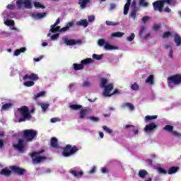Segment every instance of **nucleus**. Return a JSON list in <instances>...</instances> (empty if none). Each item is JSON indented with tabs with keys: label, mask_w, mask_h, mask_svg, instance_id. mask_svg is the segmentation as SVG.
Segmentation results:
<instances>
[{
	"label": "nucleus",
	"mask_w": 181,
	"mask_h": 181,
	"mask_svg": "<svg viewBox=\"0 0 181 181\" xmlns=\"http://www.w3.org/2000/svg\"><path fill=\"white\" fill-rule=\"evenodd\" d=\"M93 63V59L91 58H87L85 59H83L81 62V64H74V69L77 70H83L84 69V64H90Z\"/></svg>",
	"instance_id": "6e6552de"
},
{
	"label": "nucleus",
	"mask_w": 181,
	"mask_h": 181,
	"mask_svg": "<svg viewBox=\"0 0 181 181\" xmlns=\"http://www.w3.org/2000/svg\"><path fill=\"white\" fill-rule=\"evenodd\" d=\"M13 148L19 152H23L25 149V140L23 139H19L18 143L13 145Z\"/></svg>",
	"instance_id": "1a4fd4ad"
},
{
	"label": "nucleus",
	"mask_w": 181,
	"mask_h": 181,
	"mask_svg": "<svg viewBox=\"0 0 181 181\" xmlns=\"http://www.w3.org/2000/svg\"><path fill=\"white\" fill-rule=\"evenodd\" d=\"M64 40V43H65V45H66V46H74L76 45H81V43H83V42L81 41V40H69V38L67 37H64L63 38Z\"/></svg>",
	"instance_id": "9d476101"
},
{
	"label": "nucleus",
	"mask_w": 181,
	"mask_h": 181,
	"mask_svg": "<svg viewBox=\"0 0 181 181\" xmlns=\"http://www.w3.org/2000/svg\"><path fill=\"white\" fill-rule=\"evenodd\" d=\"M69 108H71V110H73L74 111H77L78 110H81L83 108V106L81 105L70 104Z\"/></svg>",
	"instance_id": "b1692460"
},
{
	"label": "nucleus",
	"mask_w": 181,
	"mask_h": 181,
	"mask_svg": "<svg viewBox=\"0 0 181 181\" xmlns=\"http://www.w3.org/2000/svg\"><path fill=\"white\" fill-rule=\"evenodd\" d=\"M98 45H99L100 46H104V45H105V40H104V39H100V40H98Z\"/></svg>",
	"instance_id": "6e6d98bb"
},
{
	"label": "nucleus",
	"mask_w": 181,
	"mask_h": 181,
	"mask_svg": "<svg viewBox=\"0 0 181 181\" xmlns=\"http://www.w3.org/2000/svg\"><path fill=\"white\" fill-rule=\"evenodd\" d=\"M105 25H107V26H117V25H119V23L106 21H105Z\"/></svg>",
	"instance_id": "f704fd0d"
},
{
	"label": "nucleus",
	"mask_w": 181,
	"mask_h": 181,
	"mask_svg": "<svg viewBox=\"0 0 181 181\" xmlns=\"http://www.w3.org/2000/svg\"><path fill=\"white\" fill-rule=\"evenodd\" d=\"M168 83L170 88H173L175 86L181 84V74H175L168 77Z\"/></svg>",
	"instance_id": "423d86ee"
},
{
	"label": "nucleus",
	"mask_w": 181,
	"mask_h": 181,
	"mask_svg": "<svg viewBox=\"0 0 181 181\" xmlns=\"http://www.w3.org/2000/svg\"><path fill=\"white\" fill-rule=\"evenodd\" d=\"M115 94H119L118 89H115L112 93H110V97H112V95H115Z\"/></svg>",
	"instance_id": "052dcab7"
},
{
	"label": "nucleus",
	"mask_w": 181,
	"mask_h": 181,
	"mask_svg": "<svg viewBox=\"0 0 181 181\" xmlns=\"http://www.w3.org/2000/svg\"><path fill=\"white\" fill-rule=\"evenodd\" d=\"M107 84H108V80L107 78H100V87L102 88L107 87V86H108Z\"/></svg>",
	"instance_id": "cd10ccee"
},
{
	"label": "nucleus",
	"mask_w": 181,
	"mask_h": 181,
	"mask_svg": "<svg viewBox=\"0 0 181 181\" xmlns=\"http://www.w3.org/2000/svg\"><path fill=\"white\" fill-rule=\"evenodd\" d=\"M124 33L122 32H116L113 33L111 35L112 37H122L124 36Z\"/></svg>",
	"instance_id": "72a5a7b5"
},
{
	"label": "nucleus",
	"mask_w": 181,
	"mask_h": 181,
	"mask_svg": "<svg viewBox=\"0 0 181 181\" xmlns=\"http://www.w3.org/2000/svg\"><path fill=\"white\" fill-rule=\"evenodd\" d=\"M105 50H117V49H118V47L112 46L108 43H106L105 45Z\"/></svg>",
	"instance_id": "473e14b6"
},
{
	"label": "nucleus",
	"mask_w": 181,
	"mask_h": 181,
	"mask_svg": "<svg viewBox=\"0 0 181 181\" xmlns=\"http://www.w3.org/2000/svg\"><path fill=\"white\" fill-rule=\"evenodd\" d=\"M117 8V5L115 4H110V11H114Z\"/></svg>",
	"instance_id": "13d9d810"
},
{
	"label": "nucleus",
	"mask_w": 181,
	"mask_h": 181,
	"mask_svg": "<svg viewBox=\"0 0 181 181\" xmlns=\"http://www.w3.org/2000/svg\"><path fill=\"white\" fill-rule=\"evenodd\" d=\"M59 37V34H54L51 36L52 40H54L55 39H57Z\"/></svg>",
	"instance_id": "680f3d73"
},
{
	"label": "nucleus",
	"mask_w": 181,
	"mask_h": 181,
	"mask_svg": "<svg viewBox=\"0 0 181 181\" xmlns=\"http://www.w3.org/2000/svg\"><path fill=\"white\" fill-rule=\"evenodd\" d=\"M50 105L49 103H41L40 104V106H41V108L42 110V111H46V110H47V108H49V106Z\"/></svg>",
	"instance_id": "37998d69"
},
{
	"label": "nucleus",
	"mask_w": 181,
	"mask_h": 181,
	"mask_svg": "<svg viewBox=\"0 0 181 181\" xmlns=\"http://www.w3.org/2000/svg\"><path fill=\"white\" fill-rule=\"evenodd\" d=\"M43 152H45V149H42L37 152L30 153L29 155L32 158L33 163H41L42 160H46L47 159V157L46 156H39V155H42Z\"/></svg>",
	"instance_id": "20e7f679"
},
{
	"label": "nucleus",
	"mask_w": 181,
	"mask_h": 181,
	"mask_svg": "<svg viewBox=\"0 0 181 181\" xmlns=\"http://www.w3.org/2000/svg\"><path fill=\"white\" fill-rule=\"evenodd\" d=\"M114 90V84L109 83L104 88L103 95L104 97H111V91Z\"/></svg>",
	"instance_id": "f8f14e48"
},
{
	"label": "nucleus",
	"mask_w": 181,
	"mask_h": 181,
	"mask_svg": "<svg viewBox=\"0 0 181 181\" xmlns=\"http://www.w3.org/2000/svg\"><path fill=\"white\" fill-rule=\"evenodd\" d=\"M44 95H46V92L45 91H41L37 93L36 95H34L33 96V100H37L40 97H43Z\"/></svg>",
	"instance_id": "c85d7f7f"
},
{
	"label": "nucleus",
	"mask_w": 181,
	"mask_h": 181,
	"mask_svg": "<svg viewBox=\"0 0 181 181\" xmlns=\"http://www.w3.org/2000/svg\"><path fill=\"white\" fill-rule=\"evenodd\" d=\"M164 6L165 4L163 3V0H158L153 3V8L154 11H159L160 12H163Z\"/></svg>",
	"instance_id": "9b49d317"
},
{
	"label": "nucleus",
	"mask_w": 181,
	"mask_h": 181,
	"mask_svg": "<svg viewBox=\"0 0 181 181\" xmlns=\"http://www.w3.org/2000/svg\"><path fill=\"white\" fill-rule=\"evenodd\" d=\"M148 175H149V173H148V171H146V170L141 169L139 170L138 172V176L141 179H145V177H146Z\"/></svg>",
	"instance_id": "f3484780"
},
{
	"label": "nucleus",
	"mask_w": 181,
	"mask_h": 181,
	"mask_svg": "<svg viewBox=\"0 0 181 181\" xmlns=\"http://www.w3.org/2000/svg\"><path fill=\"white\" fill-rule=\"evenodd\" d=\"M19 54H21V52L19 49H16L13 54V56H19Z\"/></svg>",
	"instance_id": "338daca9"
},
{
	"label": "nucleus",
	"mask_w": 181,
	"mask_h": 181,
	"mask_svg": "<svg viewBox=\"0 0 181 181\" xmlns=\"http://www.w3.org/2000/svg\"><path fill=\"white\" fill-rule=\"evenodd\" d=\"M148 16H144L141 19L142 22L144 23H146V22H148Z\"/></svg>",
	"instance_id": "0e129e2a"
},
{
	"label": "nucleus",
	"mask_w": 181,
	"mask_h": 181,
	"mask_svg": "<svg viewBox=\"0 0 181 181\" xmlns=\"http://www.w3.org/2000/svg\"><path fill=\"white\" fill-rule=\"evenodd\" d=\"M74 26V22L71 21L66 23V26L61 28L60 32L64 33V32H67V30H70V28H73Z\"/></svg>",
	"instance_id": "dca6fc26"
},
{
	"label": "nucleus",
	"mask_w": 181,
	"mask_h": 181,
	"mask_svg": "<svg viewBox=\"0 0 181 181\" xmlns=\"http://www.w3.org/2000/svg\"><path fill=\"white\" fill-rule=\"evenodd\" d=\"M145 30H146V27L144 26L141 28L140 32H139V36L141 37H142V36H144V32H145Z\"/></svg>",
	"instance_id": "864d4df0"
},
{
	"label": "nucleus",
	"mask_w": 181,
	"mask_h": 181,
	"mask_svg": "<svg viewBox=\"0 0 181 181\" xmlns=\"http://www.w3.org/2000/svg\"><path fill=\"white\" fill-rule=\"evenodd\" d=\"M136 13H138V10L136 8H134L132 11L130 13V18H132L134 21L136 18Z\"/></svg>",
	"instance_id": "c9c22d12"
},
{
	"label": "nucleus",
	"mask_w": 181,
	"mask_h": 181,
	"mask_svg": "<svg viewBox=\"0 0 181 181\" xmlns=\"http://www.w3.org/2000/svg\"><path fill=\"white\" fill-rule=\"evenodd\" d=\"M163 129L168 132H173V126L167 124L163 127Z\"/></svg>",
	"instance_id": "e433bc0d"
},
{
	"label": "nucleus",
	"mask_w": 181,
	"mask_h": 181,
	"mask_svg": "<svg viewBox=\"0 0 181 181\" xmlns=\"http://www.w3.org/2000/svg\"><path fill=\"white\" fill-rule=\"evenodd\" d=\"M59 121H60V119H59V117H53L50 119V122L52 123L59 122Z\"/></svg>",
	"instance_id": "4d7b16f0"
},
{
	"label": "nucleus",
	"mask_w": 181,
	"mask_h": 181,
	"mask_svg": "<svg viewBox=\"0 0 181 181\" xmlns=\"http://www.w3.org/2000/svg\"><path fill=\"white\" fill-rule=\"evenodd\" d=\"M156 118H158V115H153V116L147 115L145 117V120L152 121V119H156Z\"/></svg>",
	"instance_id": "ea45409f"
},
{
	"label": "nucleus",
	"mask_w": 181,
	"mask_h": 181,
	"mask_svg": "<svg viewBox=\"0 0 181 181\" xmlns=\"http://www.w3.org/2000/svg\"><path fill=\"white\" fill-rule=\"evenodd\" d=\"M50 146L54 148V149L59 148V140L56 137H52L50 141Z\"/></svg>",
	"instance_id": "2eb2a0df"
},
{
	"label": "nucleus",
	"mask_w": 181,
	"mask_h": 181,
	"mask_svg": "<svg viewBox=\"0 0 181 181\" xmlns=\"http://www.w3.org/2000/svg\"><path fill=\"white\" fill-rule=\"evenodd\" d=\"M46 15H47V13H37L33 14V16L35 18V19H42V18H45Z\"/></svg>",
	"instance_id": "5701e85b"
},
{
	"label": "nucleus",
	"mask_w": 181,
	"mask_h": 181,
	"mask_svg": "<svg viewBox=\"0 0 181 181\" xmlns=\"http://www.w3.org/2000/svg\"><path fill=\"white\" fill-rule=\"evenodd\" d=\"M35 108L33 107L32 110H29L28 106H22L18 108L17 112L20 115L18 119V122H26V121H30L32 119V114L35 113Z\"/></svg>",
	"instance_id": "f257e3e1"
},
{
	"label": "nucleus",
	"mask_w": 181,
	"mask_h": 181,
	"mask_svg": "<svg viewBox=\"0 0 181 181\" xmlns=\"http://www.w3.org/2000/svg\"><path fill=\"white\" fill-rule=\"evenodd\" d=\"M34 6L37 9H39L41 8V9H45L46 8L45 6L42 5L40 2L34 1Z\"/></svg>",
	"instance_id": "4c0bfd02"
},
{
	"label": "nucleus",
	"mask_w": 181,
	"mask_h": 181,
	"mask_svg": "<svg viewBox=\"0 0 181 181\" xmlns=\"http://www.w3.org/2000/svg\"><path fill=\"white\" fill-rule=\"evenodd\" d=\"M76 25H77V26H83V28H87V26H88V21H87V19H82L77 21Z\"/></svg>",
	"instance_id": "a211bd4d"
},
{
	"label": "nucleus",
	"mask_w": 181,
	"mask_h": 181,
	"mask_svg": "<svg viewBox=\"0 0 181 181\" xmlns=\"http://www.w3.org/2000/svg\"><path fill=\"white\" fill-rule=\"evenodd\" d=\"M70 173H71V175L74 176V177H81V176H83V171H77V170H71Z\"/></svg>",
	"instance_id": "aec40b11"
},
{
	"label": "nucleus",
	"mask_w": 181,
	"mask_h": 181,
	"mask_svg": "<svg viewBox=\"0 0 181 181\" xmlns=\"http://www.w3.org/2000/svg\"><path fill=\"white\" fill-rule=\"evenodd\" d=\"M129 6H131V0H127L124 6V15H128V12H129Z\"/></svg>",
	"instance_id": "6ab92c4d"
},
{
	"label": "nucleus",
	"mask_w": 181,
	"mask_h": 181,
	"mask_svg": "<svg viewBox=\"0 0 181 181\" xmlns=\"http://www.w3.org/2000/svg\"><path fill=\"white\" fill-rule=\"evenodd\" d=\"M7 8H8V9L13 10V9H15V6H14L13 5H12V4H8V5L7 6Z\"/></svg>",
	"instance_id": "69168bd1"
},
{
	"label": "nucleus",
	"mask_w": 181,
	"mask_h": 181,
	"mask_svg": "<svg viewBox=\"0 0 181 181\" xmlns=\"http://www.w3.org/2000/svg\"><path fill=\"white\" fill-rule=\"evenodd\" d=\"M89 86H90V82L88 81L83 82V87H88Z\"/></svg>",
	"instance_id": "774afa93"
},
{
	"label": "nucleus",
	"mask_w": 181,
	"mask_h": 181,
	"mask_svg": "<svg viewBox=\"0 0 181 181\" xmlns=\"http://www.w3.org/2000/svg\"><path fill=\"white\" fill-rule=\"evenodd\" d=\"M88 114V110H87V109L81 110V111H80L81 119H84L86 115H87Z\"/></svg>",
	"instance_id": "c756f323"
},
{
	"label": "nucleus",
	"mask_w": 181,
	"mask_h": 181,
	"mask_svg": "<svg viewBox=\"0 0 181 181\" xmlns=\"http://www.w3.org/2000/svg\"><path fill=\"white\" fill-rule=\"evenodd\" d=\"M23 136L27 142H32L37 136V131L33 129H25L23 132Z\"/></svg>",
	"instance_id": "39448f33"
},
{
	"label": "nucleus",
	"mask_w": 181,
	"mask_h": 181,
	"mask_svg": "<svg viewBox=\"0 0 181 181\" xmlns=\"http://www.w3.org/2000/svg\"><path fill=\"white\" fill-rule=\"evenodd\" d=\"M27 78H29V80H33V81H37L39 80V76L36 74H31L30 75L25 74L23 76V80H27Z\"/></svg>",
	"instance_id": "4468645a"
},
{
	"label": "nucleus",
	"mask_w": 181,
	"mask_h": 181,
	"mask_svg": "<svg viewBox=\"0 0 181 181\" xmlns=\"http://www.w3.org/2000/svg\"><path fill=\"white\" fill-rule=\"evenodd\" d=\"M5 24L7 25V26H15V21L13 20H7L6 22H5Z\"/></svg>",
	"instance_id": "c03bdc74"
},
{
	"label": "nucleus",
	"mask_w": 181,
	"mask_h": 181,
	"mask_svg": "<svg viewBox=\"0 0 181 181\" xmlns=\"http://www.w3.org/2000/svg\"><path fill=\"white\" fill-rule=\"evenodd\" d=\"M9 169L3 168L0 172V175L9 177V176L12 175V172L14 175H18V176H23V175L26 173V170L25 168H21L16 165L10 166Z\"/></svg>",
	"instance_id": "f03ea898"
},
{
	"label": "nucleus",
	"mask_w": 181,
	"mask_h": 181,
	"mask_svg": "<svg viewBox=\"0 0 181 181\" xmlns=\"http://www.w3.org/2000/svg\"><path fill=\"white\" fill-rule=\"evenodd\" d=\"M13 107V104L11 103H6L2 105L1 111H6V110H9V108H12Z\"/></svg>",
	"instance_id": "a878e982"
},
{
	"label": "nucleus",
	"mask_w": 181,
	"mask_h": 181,
	"mask_svg": "<svg viewBox=\"0 0 181 181\" xmlns=\"http://www.w3.org/2000/svg\"><path fill=\"white\" fill-rule=\"evenodd\" d=\"M146 83L150 84V86H153V75H150L146 79Z\"/></svg>",
	"instance_id": "2f4dec72"
},
{
	"label": "nucleus",
	"mask_w": 181,
	"mask_h": 181,
	"mask_svg": "<svg viewBox=\"0 0 181 181\" xmlns=\"http://www.w3.org/2000/svg\"><path fill=\"white\" fill-rule=\"evenodd\" d=\"M134 39H135V34L132 33L129 37H127V40H128V42H132Z\"/></svg>",
	"instance_id": "3c124183"
},
{
	"label": "nucleus",
	"mask_w": 181,
	"mask_h": 181,
	"mask_svg": "<svg viewBox=\"0 0 181 181\" xmlns=\"http://www.w3.org/2000/svg\"><path fill=\"white\" fill-rule=\"evenodd\" d=\"M131 88L134 91H138V90H139V85H138V83L135 82L133 84H132Z\"/></svg>",
	"instance_id": "58836bf2"
},
{
	"label": "nucleus",
	"mask_w": 181,
	"mask_h": 181,
	"mask_svg": "<svg viewBox=\"0 0 181 181\" xmlns=\"http://www.w3.org/2000/svg\"><path fill=\"white\" fill-rule=\"evenodd\" d=\"M158 173H160V175H167L168 174V171H166L163 168L159 167L158 168Z\"/></svg>",
	"instance_id": "a18cd8bd"
},
{
	"label": "nucleus",
	"mask_w": 181,
	"mask_h": 181,
	"mask_svg": "<svg viewBox=\"0 0 181 181\" xmlns=\"http://www.w3.org/2000/svg\"><path fill=\"white\" fill-rule=\"evenodd\" d=\"M88 22H94L95 17L94 16H88Z\"/></svg>",
	"instance_id": "bf43d9fd"
},
{
	"label": "nucleus",
	"mask_w": 181,
	"mask_h": 181,
	"mask_svg": "<svg viewBox=\"0 0 181 181\" xmlns=\"http://www.w3.org/2000/svg\"><path fill=\"white\" fill-rule=\"evenodd\" d=\"M173 135H174V136H177L178 138L181 136L180 133H179L177 132H173Z\"/></svg>",
	"instance_id": "e2e57ef3"
},
{
	"label": "nucleus",
	"mask_w": 181,
	"mask_h": 181,
	"mask_svg": "<svg viewBox=\"0 0 181 181\" xmlns=\"http://www.w3.org/2000/svg\"><path fill=\"white\" fill-rule=\"evenodd\" d=\"M94 60H101L103 59V55H98L97 54H93L92 56Z\"/></svg>",
	"instance_id": "49530a36"
},
{
	"label": "nucleus",
	"mask_w": 181,
	"mask_h": 181,
	"mask_svg": "<svg viewBox=\"0 0 181 181\" xmlns=\"http://www.w3.org/2000/svg\"><path fill=\"white\" fill-rule=\"evenodd\" d=\"M16 6L18 9H32V1L30 0H17Z\"/></svg>",
	"instance_id": "0eeeda50"
},
{
	"label": "nucleus",
	"mask_w": 181,
	"mask_h": 181,
	"mask_svg": "<svg viewBox=\"0 0 181 181\" xmlns=\"http://www.w3.org/2000/svg\"><path fill=\"white\" fill-rule=\"evenodd\" d=\"M127 107L129 108V110H130L131 111H134V110H135V107L132 103H123L122 108H127Z\"/></svg>",
	"instance_id": "4be33fe9"
},
{
	"label": "nucleus",
	"mask_w": 181,
	"mask_h": 181,
	"mask_svg": "<svg viewBox=\"0 0 181 181\" xmlns=\"http://www.w3.org/2000/svg\"><path fill=\"white\" fill-rule=\"evenodd\" d=\"M89 119L93 122H98L100 121V118L95 117L94 116L89 117Z\"/></svg>",
	"instance_id": "603ef678"
},
{
	"label": "nucleus",
	"mask_w": 181,
	"mask_h": 181,
	"mask_svg": "<svg viewBox=\"0 0 181 181\" xmlns=\"http://www.w3.org/2000/svg\"><path fill=\"white\" fill-rule=\"evenodd\" d=\"M139 3L140 6H144V8H146V6L149 5L148 2H146V0H139Z\"/></svg>",
	"instance_id": "79ce46f5"
},
{
	"label": "nucleus",
	"mask_w": 181,
	"mask_h": 181,
	"mask_svg": "<svg viewBox=\"0 0 181 181\" xmlns=\"http://www.w3.org/2000/svg\"><path fill=\"white\" fill-rule=\"evenodd\" d=\"M24 86L25 87H33V86H35V83L33 81H28L24 82Z\"/></svg>",
	"instance_id": "a19ab883"
},
{
	"label": "nucleus",
	"mask_w": 181,
	"mask_h": 181,
	"mask_svg": "<svg viewBox=\"0 0 181 181\" xmlns=\"http://www.w3.org/2000/svg\"><path fill=\"white\" fill-rule=\"evenodd\" d=\"M174 36H175L174 42H175L176 46H180V45H181L180 35H179V34H177V33H175Z\"/></svg>",
	"instance_id": "412c9836"
},
{
	"label": "nucleus",
	"mask_w": 181,
	"mask_h": 181,
	"mask_svg": "<svg viewBox=\"0 0 181 181\" xmlns=\"http://www.w3.org/2000/svg\"><path fill=\"white\" fill-rule=\"evenodd\" d=\"M125 128L127 129H128V128H130V131H132V132H134V135H138V133L139 132V131L138 130V129H135V126L134 125H126Z\"/></svg>",
	"instance_id": "393cba45"
},
{
	"label": "nucleus",
	"mask_w": 181,
	"mask_h": 181,
	"mask_svg": "<svg viewBox=\"0 0 181 181\" xmlns=\"http://www.w3.org/2000/svg\"><path fill=\"white\" fill-rule=\"evenodd\" d=\"M156 128H158V125H156L154 122H151L150 124L146 125L144 131L147 134H151L153 132Z\"/></svg>",
	"instance_id": "ddd939ff"
},
{
	"label": "nucleus",
	"mask_w": 181,
	"mask_h": 181,
	"mask_svg": "<svg viewBox=\"0 0 181 181\" xmlns=\"http://www.w3.org/2000/svg\"><path fill=\"white\" fill-rule=\"evenodd\" d=\"M170 36H172V33L167 31L163 33V39H166V38L169 37Z\"/></svg>",
	"instance_id": "de8ad7c7"
},
{
	"label": "nucleus",
	"mask_w": 181,
	"mask_h": 181,
	"mask_svg": "<svg viewBox=\"0 0 181 181\" xmlns=\"http://www.w3.org/2000/svg\"><path fill=\"white\" fill-rule=\"evenodd\" d=\"M62 149L63 151L62 156H64V158H69V156H71V155H74L76 152L78 151L77 146H72L71 144L66 145V146L63 147Z\"/></svg>",
	"instance_id": "7ed1b4c3"
},
{
	"label": "nucleus",
	"mask_w": 181,
	"mask_h": 181,
	"mask_svg": "<svg viewBox=\"0 0 181 181\" xmlns=\"http://www.w3.org/2000/svg\"><path fill=\"white\" fill-rule=\"evenodd\" d=\"M103 129L107 132V134H112V129L108 128L107 126H103Z\"/></svg>",
	"instance_id": "09e8293b"
},
{
	"label": "nucleus",
	"mask_w": 181,
	"mask_h": 181,
	"mask_svg": "<svg viewBox=\"0 0 181 181\" xmlns=\"http://www.w3.org/2000/svg\"><path fill=\"white\" fill-rule=\"evenodd\" d=\"M87 4H90V0H79L78 4L81 5V8L84 9Z\"/></svg>",
	"instance_id": "bb28decb"
},
{
	"label": "nucleus",
	"mask_w": 181,
	"mask_h": 181,
	"mask_svg": "<svg viewBox=\"0 0 181 181\" xmlns=\"http://www.w3.org/2000/svg\"><path fill=\"white\" fill-rule=\"evenodd\" d=\"M179 170V167H171L168 169V175H173V173H176Z\"/></svg>",
	"instance_id": "7c9ffc66"
},
{
	"label": "nucleus",
	"mask_w": 181,
	"mask_h": 181,
	"mask_svg": "<svg viewBox=\"0 0 181 181\" xmlns=\"http://www.w3.org/2000/svg\"><path fill=\"white\" fill-rule=\"evenodd\" d=\"M162 26V24H155L153 26V29L154 30H159V29H160Z\"/></svg>",
	"instance_id": "5fc2aeb1"
},
{
	"label": "nucleus",
	"mask_w": 181,
	"mask_h": 181,
	"mask_svg": "<svg viewBox=\"0 0 181 181\" xmlns=\"http://www.w3.org/2000/svg\"><path fill=\"white\" fill-rule=\"evenodd\" d=\"M163 4H168V5H175V0H163Z\"/></svg>",
	"instance_id": "8fccbe9b"
}]
</instances>
